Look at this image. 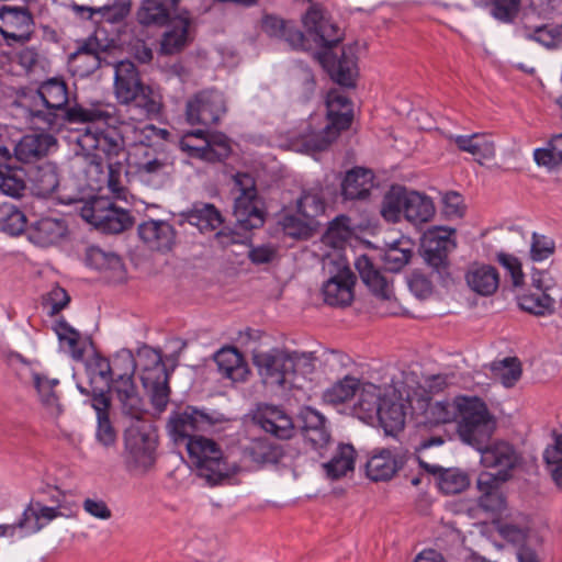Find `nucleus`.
I'll return each instance as SVG.
<instances>
[{
  "instance_id": "f257e3e1",
  "label": "nucleus",
  "mask_w": 562,
  "mask_h": 562,
  "mask_svg": "<svg viewBox=\"0 0 562 562\" xmlns=\"http://www.w3.org/2000/svg\"><path fill=\"white\" fill-rule=\"evenodd\" d=\"M308 3L301 15L303 30L293 20L267 13L261 18L262 32L285 42L293 50L311 53L334 82L344 88H356L358 57L351 47L342 46L339 54L335 52L345 38L344 31L322 3L312 0Z\"/></svg>"
},
{
  "instance_id": "f03ea898",
  "label": "nucleus",
  "mask_w": 562,
  "mask_h": 562,
  "mask_svg": "<svg viewBox=\"0 0 562 562\" xmlns=\"http://www.w3.org/2000/svg\"><path fill=\"white\" fill-rule=\"evenodd\" d=\"M254 419L266 432L282 440L290 439L297 429L304 445L319 458L326 457L333 443L327 418L312 406L301 407L293 419L282 408L265 405L258 409Z\"/></svg>"
},
{
  "instance_id": "7ed1b4c3",
  "label": "nucleus",
  "mask_w": 562,
  "mask_h": 562,
  "mask_svg": "<svg viewBox=\"0 0 562 562\" xmlns=\"http://www.w3.org/2000/svg\"><path fill=\"white\" fill-rule=\"evenodd\" d=\"M46 110L32 111L34 119L42 121L46 130H55L65 123H97L112 124L114 121L108 110L100 106L85 108L81 104L69 103V91L66 81L61 77H53L43 81L38 89Z\"/></svg>"
},
{
  "instance_id": "20e7f679",
  "label": "nucleus",
  "mask_w": 562,
  "mask_h": 562,
  "mask_svg": "<svg viewBox=\"0 0 562 562\" xmlns=\"http://www.w3.org/2000/svg\"><path fill=\"white\" fill-rule=\"evenodd\" d=\"M114 94L117 102L136 111L134 121H145L160 115L162 97L149 85H146L136 65L131 60H122L115 66Z\"/></svg>"
},
{
  "instance_id": "39448f33",
  "label": "nucleus",
  "mask_w": 562,
  "mask_h": 562,
  "mask_svg": "<svg viewBox=\"0 0 562 562\" xmlns=\"http://www.w3.org/2000/svg\"><path fill=\"white\" fill-rule=\"evenodd\" d=\"M327 124L319 131H310L297 140L300 151L315 155L327 150L341 132L350 128L353 121V102L338 89H330L326 94Z\"/></svg>"
},
{
  "instance_id": "423d86ee",
  "label": "nucleus",
  "mask_w": 562,
  "mask_h": 562,
  "mask_svg": "<svg viewBox=\"0 0 562 562\" xmlns=\"http://www.w3.org/2000/svg\"><path fill=\"white\" fill-rule=\"evenodd\" d=\"M158 429L150 419L133 420L123 432L122 460L128 472H147L156 462Z\"/></svg>"
},
{
  "instance_id": "0eeeda50",
  "label": "nucleus",
  "mask_w": 562,
  "mask_h": 562,
  "mask_svg": "<svg viewBox=\"0 0 562 562\" xmlns=\"http://www.w3.org/2000/svg\"><path fill=\"white\" fill-rule=\"evenodd\" d=\"M457 423V432L461 441L477 451L490 443L496 429V420L487 405L476 396H460Z\"/></svg>"
},
{
  "instance_id": "6e6552de",
  "label": "nucleus",
  "mask_w": 562,
  "mask_h": 562,
  "mask_svg": "<svg viewBox=\"0 0 562 562\" xmlns=\"http://www.w3.org/2000/svg\"><path fill=\"white\" fill-rule=\"evenodd\" d=\"M190 461L199 476L212 485H220L233 475L237 468L224 457L221 446L211 438L193 436L186 443Z\"/></svg>"
},
{
  "instance_id": "1a4fd4ad",
  "label": "nucleus",
  "mask_w": 562,
  "mask_h": 562,
  "mask_svg": "<svg viewBox=\"0 0 562 562\" xmlns=\"http://www.w3.org/2000/svg\"><path fill=\"white\" fill-rule=\"evenodd\" d=\"M453 228H438L429 232L422 244L423 258L430 269V274L441 286L453 283L451 261L449 255L457 248L451 237Z\"/></svg>"
},
{
  "instance_id": "9d476101",
  "label": "nucleus",
  "mask_w": 562,
  "mask_h": 562,
  "mask_svg": "<svg viewBox=\"0 0 562 562\" xmlns=\"http://www.w3.org/2000/svg\"><path fill=\"white\" fill-rule=\"evenodd\" d=\"M234 188L238 194L234 199L233 215L236 228L250 232L265 224L266 213L259 207V196L255 178L248 172H237L234 177Z\"/></svg>"
},
{
  "instance_id": "9b49d317",
  "label": "nucleus",
  "mask_w": 562,
  "mask_h": 562,
  "mask_svg": "<svg viewBox=\"0 0 562 562\" xmlns=\"http://www.w3.org/2000/svg\"><path fill=\"white\" fill-rule=\"evenodd\" d=\"M112 124H106L105 130L91 132L87 130V134L80 140L82 148L93 149L91 164L95 165L97 169L102 171L103 165H112L115 161H122L126 159L125 153V140L122 134L114 127L116 123L123 124L124 121L114 116Z\"/></svg>"
},
{
  "instance_id": "f8f14e48",
  "label": "nucleus",
  "mask_w": 562,
  "mask_h": 562,
  "mask_svg": "<svg viewBox=\"0 0 562 562\" xmlns=\"http://www.w3.org/2000/svg\"><path fill=\"white\" fill-rule=\"evenodd\" d=\"M224 420L222 414H209L195 406L187 405L170 413L167 430L176 443H187L190 438L196 436L195 432L206 431Z\"/></svg>"
},
{
  "instance_id": "ddd939ff",
  "label": "nucleus",
  "mask_w": 562,
  "mask_h": 562,
  "mask_svg": "<svg viewBox=\"0 0 562 562\" xmlns=\"http://www.w3.org/2000/svg\"><path fill=\"white\" fill-rule=\"evenodd\" d=\"M226 113V98L216 88L202 89L193 93L186 102V122L192 126L217 125Z\"/></svg>"
},
{
  "instance_id": "4468645a",
  "label": "nucleus",
  "mask_w": 562,
  "mask_h": 562,
  "mask_svg": "<svg viewBox=\"0 0 562 562\" xmlns=\"http://www.w3.org/2000/svg\"><path fill=\"white\" fill-rule=\"evenodd\" d=\"M82 217L98 229L108 234L122 233L134 224L128 211L117 207L106 198H97L82 209Z\"/></svg>"
},
{
  "instance_id": "2eb2a0df",
  "label": "nucleus",
  "mask_w": 562,
  "mask_h": 562,
  "mask_svg": "<svg viewBox=\"0 0 562 562\" xmlns=\"http://www.w3.org/2000/svg\"><path fill=\"white\" fill-rule=\"evenodd\" d=\"M252 362L268 384L284 386L288 378L293 375L290 350L285 348H272L268 351L255 352Z\"/></svg>"
},
{
  "instance_id": "dca6fc26",
  "label": "nucleus",
  "mask_w": 562,
  "mask_h": 562,
  "mask_svg": "<svg viewBox=\"0 0 562 562\" xmlns=\"http://www.w3.org/2000/svg\"><path fill=\"white\" fill-rule=\"evenodd\" d=\"M169 378L170 372L160 353H157L151 366H146L142 370L143 386L149 395L151 405L158 413L164 412L169 403Z\"/></svg>"
},
{
  "instance_id": "f3484780",
  "label": "nucleus",
  "mask_w": 562,
  "mask_h": 562,
  "mask_svg": "<svg viewBox=\"0 0 562 562\" xmlns=\"http://www.w3.org/2000/svg\"><path fill=\"white\" fill-rule=\"evenodd\" d=\"M411 453L404 448L375 450L366 463L367 476L373 482L391 480L408 461Z\"/></svg>"
},
{
  "instance_id": "a211bd4d",
  "label": "nucleus",
  "mask_w": 562,
  "mask_h": 562,
  "mask_svg": "<svg viewBox=\"0 0 562 562\" xmlns=\"http://www.w3.org/2000/svg\"><path fill=\"white\" fill-rule=\"evenodd\" d=\"M77 387L82 395L91 396V406L97 413V441L104 448L114 447L117 440V434L110 419V396L105 395L103 389L92 387L90 392L80 384H78Z\"/></svg>"
},
{
  "instance_id": "6ab92c4d",
  "label": "nucleus",
  "mask_w": 562,
  "mask_h": 562,
  "mask_svg": "<svg viewBox=\"0 0 562 562\" xmlns=\"http://www.w3.org/2000/svg\"><path fill=\"white\" fill-rule=\"evenodd\" d=\"M179 146L188 157L211 164L224 162L233 151L231 139L224 133H215L202 146L193 145L188 136H182Z\"/></svg>"
},
{
  "instance_id": "aec40b11",
  "label": "nucleus",
  "mask_w": 562,
  "mask_h": 562,
  "mask_svg": "<svg viewBox=\"0 0 562 562\" xmlns=\"http://www.w3.org/2000/svg\"><path fill=\"white\" fill-rule=\"evenodd\" d=\"M192 25L191 13L181 9L173 19L165 26H168L162 34L160 50L166 55H173L181 52L191 41L190 27Z\"/></svg>"
},
{
  "instance_id": "412c9836",
  "label": "nucleus",
  "mask_w": 562,
  "mask_h": 562,
  "mask_svg": "<svg viewBox=\"0 0 562 562\" xmlns=\"http://www.w3.org/2000/svg\"><path fill=\"white\" fill-rule=\"evenodd\" d=\"M375 175L366 167L355 166L347 170L340 181L344 201H363L371 195Z\"/></svg>"
},
{
  "instance_id": "4be33fe9",
  "label": "nucleus",
  "mask_w": 562,
  "mask_h": 562,
  "mask_svg": "<svg viewBox=\"0 0 562 562\" xmlns=\"http://www.w3.org/2000/svg\"><path fill=\"white\" fill-rule=\"evenodd\" d=\"M86 265L100 271L103 277L113 283L125 281L126 270L122 258L98 246H90L86 250Z\"/></svg>"
},
{
  "instance_id": "5701e85b",
  "label": "nucleus",
  "mask_w": 562,
  "mask_h": 562,
  "mask_svg": "<svg viewBox=\"0 0 562 562\" xmlns=\"http://www.w3.org/2000/svg\"><path fill=\"white\" fill-rule=\"evenodd\" d=\"M419 467L436 479L439 491L445 495L462 493L470 486V477L467 472L458 468H442L430 464L419 457L416 458Z\"/></svg>"
},
{
  "instance_id": "b1692460",
  "label": "nucleus",
  "mask_w": 562,
  "mask_h": 562,
  "mask_svg": "<svg viewBox=\"0 0 562 562\" xmlns=\"http://www.w3.org/2000/svg\"><path fill=\"white\" fill-rule=\"evenodd\" d=\"M356 276L349 268L339 272L324 282L322 293L324 302L330 306H348L353 300V285Z\"/></svg>"
},
{
  "instance_id": "393cba45",
  "label": "nucleus",
  "mask_w": 562,
  "mask_h": 562,
  "mask_svg": "<svg viewBox=\"0 0 562 562\" xmlns=\"http://www.w3.org/2000/svg\"><path fill=\"white\" fill-rule=\"evenodd\" d=\"M104 52L105 48L99 40L90 36L79 43L77 49L69 55V63L81 77L89 76L101 67V54Z\"/></svg>"
},
{
  "instance_id": "a878e982",
  "label": "nucleus",
  "mask_w": 562,
  "mask_h": 562,
  "mask_svg": "<svg viewBox=\"0 0 562 562\" xmlns=\"http://www.w3.org/2000/svg\"><path fill=\"white\" fill-rule=\"evenodd\" d=\"M25 232L29 240L34 245L49 247L66 236L68 226L64 220L42 217L25 228Z\"/></svg>"
},
{
  "instance_id": "bb28decb",
  "label": "nucleus",
  "mask_w": 562,
  "mask_h": 562,
  "mask_svg": "<svg viewBox=\"0 0 562 562\" xmlns=\"http://www.w3.org/2000/svg\"><path fill=\"white\" fill-rule=\"evenodd\" d=\"M139 238L151 249L169 251L176 241V231L166 221L149 220L138 226Z\"/></svg>"
},
{
  "instance_id": "cd10ccee",
  "label": "nucleus",
  "mask_w": 562,
  "mask_h": 562,
  "mask_svg": "<svg viewBox=\"0 0 562 562\" xmlns=\"http://www.w3.org/2000/svg\"><path fill=\"white\" fill-rule=\"evenodd\" d=\"M179 2L180 0H143L137 19L146 26H165L181 11Z\"/></svg>"
},
{
  "instance_id": "c85d7f7f",
  "label": "nucleus",
  "mask_w": 562,
  "mask_h": 562,
  "mask_svg": "<svg viewBox=\"0 0 562 562\" xmlns=\"http://www.w3.org/2000/svg\"><path fill=\"white\" fill-rule=\"evenodd\" d=\"M243 456L261 467L278 464L285 457L282 443L267 437L251 439L243 449Z\"/></svg>"
},
{
  "instance_id": "c756f323",
  "label": "nucleus",
  "mask_w": 562,
  "mask_h": 562,
  "mask_svg": "<svg viewBox=\"0 0 562 562\" xmlns=\"http://www.w3.org/2000/svg\"><path fill=\"white\" fill-rule=\"evenodd\" d=\"M26 177L31 183L32 192L40 198L50 196L59 187V175L57 166L45 161L35 166H30Z\"/></svg>"
},
{
  "instance_id": "7c9ffc66",
  "label": "nucleus",
  "mask_w": 562,
  "mask_h": 562,
  "mask_svg": "<svg viewBox=\"0 0 562 562\" xmlns=\"http://www.w3.org/2000/svg\"><path fill=\"white\" fill-rule=\"evenodd\" d=\"M0 20H2L7 27L20 31L18 33L15 31L0 29V32L5 38L21 42L29 40L33 18L26 7L2 5L0 8Z\"/></svg>"
},
{
  "instance_id": "2f4dec72",
  "label": "nucleus",
  "mask_w": 562,
  "mask_h": 562,
  "mask_svg": "<svg viewBox=\"0 0 562 562\" xmlns=\"http://www.w3.org/2000/svg\"><path fill=\"white\" fill-rule=\"evenodd\" d=\"M283 234L294 240H308L319 231L321 222L295 212H288L279 221Z\"/></svg>"
},
{
  "instance_id": "473e14b6",
  "label": "nucleus",
  "mask_w": 562,
  "mask_h": 562,
  "mask_svg": "<svg viewBox=\"0 0 562 562\" xmlns=\"http://www.w3.org/2000/svg\"><path fill=\"white\" fill-rule=\"evenodd\" d=\"M465 280L471 290L482 296L494 294L499 286V273L491 265L473 263L465 274Z\"/></svg>"
},
{
  "instance_id": "72a5a7b5",
  "label": "nucleus",
  "mask_w": 562,
  "mask_h": 562,
  "mask_svg": "<svg viewBox=\"0 0 562 562\" xmlns=\"http://www.w3.org/2000/svg\"><path fill=\"white\" fill-rule=\"evenodd\" d=\"M63 516V513L57 507L45 506L41 502H31L23 510L20 517L21 530L25 535L38 532L46 524L57 517Z\"/></svg>"
},
{
  "instance_id": "f704fd0d",
  "label": "nucleus",
  "mask_w": 562,
  "mask_h": 562,
  "mask_svg": "<svg viewBox=\"0 0 562 562\" xmlns=\"http://www.w3.org/2000/svg\"><path fill=\"white\" fill-rule=\"evenodd\" d=\"M479 452H481V462L485 468H497V471L510 473L517 463L515 450L507 442L488 443Z\"/></svg>"
},
{
  "instance_id": "c9c22d12",
  "label": "nucleus",
  "mask_w": 562,
  "mask_h": 562,
  "mask_svg": "<svg viewBox=\"0 0 562 562\" xmlns=\"http://www.w3.org/2000/svg\"><path fill=\"white\" fill-rule=\"evenodd\" d=\"M374 406L379 422L387 435L393 436L404 429L406 413L402 403L378 396Z\"/></svg>"
},
{
  "instance_id": "e433bc0d",
  "label": "nucleus",
  "mask_w": 562,
  "mask_h": 562,
  "mask_svg": "<svg viewBox=\"0 0 562 562\" xmlns=\"http://www.w3.org/2000/svg\"><path fill=\"white\" fill-rule=\"evenodd\" d=\"M184 220L200 231H215L224 223L220 210L212 203L195 202L192 209L182 214Z\"/></svg>"
},
{
  "instance_id": "4c0bfd02",
  "label": "nucleus",
  "mask_w": 562,
  "mask_h": 562,
  "mask_svg": "<svg viewBox=\"0 0 562 562\" xmlns=\"http://www.w3.org/2000/svg\"><path fill=\"white\" fill-rule=\"evenodd\" d=\"M357 452L351 443L340 442L331 458L323 463L327 477L338 480L353 471Z\"/></svg>"
},
{
  "instance_id": "58836bf2",
  "label": "nucleus",
  "mask_w": 562,
  "mask_h": 562,
  "mask_svg": "<svg viewBox=\"0 0 562 562\" xmlns=\"http://www.w3.org/2000/svg\"><path fill=\"white\" fill-rule=\"evenodd\" d=\"M295 210L301 215L318 220L326 211V201L322 184L316 183L310 188H303L295 202Z\"/></svg>"
},
{
  "instance_id": "ea45409f",
  "label": "nucleus",
  "mask_w": 562,
  "mask_h": 562,
  "mask_svg": "<svg viewBox=\"0 0 562 562\" xmlns=\"http://www.w3.org/2000/svg\"><path fill=\"white\" fill-rule=\"evenodd\" d=\"M454 143L461 151L471 154L480 164L495 157V144L484 134L459 135L454 137Z\"/></svg>"
},
{
  "instance_id": "a19ab883",
  "label": "nucleus",
  "mask_w": 562,
  "mask_h": 562,
  "mask_svg": "<svg viewBox=\"0 0 562 562\" xmlns=\"http://www.w3.org/2000/svg\"><path fill=\"white\" fill-rule=\"evenodd\" d=\"M88 370L90 372V386L103 389L105 395L110 392V381L113 374H116V369L120 367L117 361L111 364L110 360L95 352L88 362ZM90 392L92 389H88Z\"/></svg>"
},
{
  "instance_id": "79ce46f5",
  "label": "nucleus",
  "mask_w": 562,
  "mask_h": 562,
  "mask_svg": "<svg viewBox=\"0 0 562 562\" xmlns=\"http://www.w3.org/2000/svg\"><path fill=\"white\" fill-rule=\"evenodd\" d=\"M214 359L217 363L218 371L227 379L241 381L248 373L240 352L234 347L221 349L216 352Z\"/></svg>"
},
{
  "instance_id": "37998d69",
  "label": "nucleus",
  "mask_w": 562,
  "mask_h": 562,
  "mask_svg": "<svg viewBox=\"0 0 562 562\" xmlns=\"http://www.w3.org/2000/svg\"><path fill=\"white\" fill-rule=\"evenodd\" d=\"M403 215L413 224L426 223L435 215V205L425 194L409 191Z\"/></svg>"
},
{
  "instance_id": "c03bdc74",
  "label": "nucleus",
  "mask_w": 562,
  "mask_h": 562,
  "mask_svg": "<svg viewBox=\"0 0 562 562\" xmlns=\"http://www.w3.org/2000/svg\"><path fill=\"white\" fill-rule=\"evenodd\" d=\"M25 178L24 168L11 165L0 166V191L13 199H21L26 191Z\"/></svg>"
},
{
  "instance_id": "a18cd8bd",
  "label": "nucleus",
  "mask_w": 562,
  "mask_h": 562,
  "mask_svg": "<svg viewBox=\"0 0 562 562\" xmlns=\"http://www.w3.org/2000/svg\"><path fill=\"white\" fill-rule=\"evenodd\" d=\"M517 300L520 310L536 316H546L554 312V300L540 285H537L536 292L524 293Z\"/></svg>"
},
{
  "instance_id": "49530a36",
  "label": "nucleus",
  "mask_w": 562,
  "mask_h": 562,
  "mask_svg": "<svg viewBox=\"0 0 562 562\" xmlns=\"http://www.w3.org/2000/svg\"><path fill=\"white\" fill-rule=\"evenodd\" d=\"M413 246L409 239H397L384 250L382 260L385 270L390 272L401 271L413 257Z\"/></svg>"
},
{
  "instance_id": "de8ad7c7",
  "label": "nucleus",
  "mask_w": 562,
  "mask_h": 562,
  "mask_svg": "<svg viewBox=\"0 0 562 562\" xmlns=\"http://www.w3.org/2000/svg\"><path fill=\"white\" fill-rule=\"evenodd\" d=\"M524 36L529 41L539 43L546 48L557 49L562 45V23L559 25H525Z\"/></svg>"
},
{
  "instance_id": "09e8293b",
  "label": "nucleus",
  "mask_w": 562,
  "mask_h": 562,
  "mask_svg": "<svg viewBox=\"0 0 562 562\" xmlns=\"http://www.w3.org/2000/svg\"><path fill=\"white\" fill-rule=\"evenodd\" d=\"M409 191L400 184H394L384 194L381 205V215L386 221L396 222L404 213Z\"/></svg>"
},
{
  "instance_id": "8fccbe9b",
  "label": "nucleus",
  "mask_w": 562,
  "mask_h": 562,
  "mask_svg": "<svg viewBox=\"0 0 562 562\" xmlns=\"http://www.w3.org/2000/svg\"><path fill=\"white\" fill-rule=\"evenodd\" d=\"M459 398L449 401L428 402L425 409V424L437 426L457 420L459 416Z\"/></svg>"
},
{
  "instance_id": "3c124183",
  "label": "nucleus",
  "mask_w": 562,
  "mask_h": 562,
  "mask_svg": "<svg viewBox=\"0 0 562 562\" xmlns=\"http://www.w3.org/2000/svg\"><path fill=\"white\" fill-rule=\"evenodd\" d=\"M26 223V216L20 206L8 202L0 203V231L18 236L25 232Z\"/></svg>"
},
{
  "instance_id": "603ef678",
  "label": "nucleus",
  "mask_w": 562,
  "mask_h": 562,
  "mask_svg": "<svg viewBox=\"0 0 562 562\" xmlns=\"http://www.w3.org/2000/svg\"><path fill=\"white\" fill-rule=\"evenodd\" d=\"M124 371L119 367L116 374L111 376L110 392L116 393L117 400L120 397H126L132 392L136 391L137 387L134 383L133 376L135 372V361L132 357L123 360Z\"/></svg>"
},
{
  "instance_id": "864d4df0",
  "label": "nucleus",
  "mask_w": 562,
  "mask_h": 562,
  "mask_svg": "<svg viewBox=\"0 0 562 562\" xmlns=\"http://www.w3.org/2000/svg\"><path fill=\"white\" fill-rule=\"evenodd\" d=\"M46 154V147L40 135H25L15 145V158L25 164H30Z\"/></svg>"
},
{
  "instance_id": "5fc2aeb1",
  "label": "nucleus",
  "mask_w": 562,
  "mask_h": 562,
  "mask_svg": "<svg viewBox=\"0 0 562 562\" xmlns=\"http://www.w3.org/2000/svg\"><path fill=\"white\" fill-rule=\"evenodd\" d=\"M493 374L501 379L502 384L512 387L520 379L522 370L521 363L516 357H507L501 361H494L491 364Z\"/></svg>"
},
{
  "instance_id": "6e6d98bb",
  "label": "nucleus",
  "mask_w": 562,
  "mask_h": 562,
  "mask_svg": "<svg viewBox=\"0 0 562 562\" xmlns=\"http://www.w3.org/2000/svg\"><path fill=\"white\" fill-rule=\"evenodd\" d=\"M359 379L346 375L344 379L328 387L324 393V397L331 404L345 403L353 397L359 389Z\"/></svg>"
},
{
  "instance_id": "4d7b16f0",
  "label": "nucleus",
  "mask_w": 562,
  "mask_h": 562,
  "mask_svg": "<svg viewBox=\"0 0 562 562\" xmlns=\"http://www.w3.org/2000/svg\"><path fill=\"white\" fill-rule=\"evenodd\" d=\"M350 217L345 214L336 216L328 223V226L323 235V240L331 246H338L347 241L351 234Z\"/></svg>"
},
{
  "instance_id": "13d9d810",
  "label": "nucleus",
  "mask_w": 562,
  "mask_h": 562,
  "mask_svg": "<svg viewBox=\"0 0 562 562\" xmlns=\"http://www.w3.org/2000/svg\"><path fill=\"white\" fill-rule=\"evenodd\" d=\"M55 331L61 342H67L69 353L75 360H81L85 355V348L80 346V333L71 327L65 318L57 321Z\"/></svg>"
},
{
  "instance_id": "bf43d9fd",
  "label": "nucleus",
  "mask_w": 562,
  "mask_h": 562,
  "mask_svg": "<svg viewBox=\"0 0 562 562\" xmlns=\"http://www.w3.org/2000/svg\"><path fill=\"white\" fill-rule=\"evenodd\" d=\"M543 460L555 485L562 482V434L554 435V443L546 448Z\"/></svg>"
},
{
  "instance_id": "052dcab7",
  "label": "nucleus",
  "mask_w": 562,
  "mask_h": 562,
  "mask_svg": "<svg viewBox=\"0 0 562 562\" xmlns=\"http://www.w3.org/2000/svg\"><path fill=\"white\" fill-rule=\"evenodd\" d=\"M130 1L113 0L111 3L97 8V16H99V19H97L95 22L99 23L105 21L109 23H119L130 14Z\"/></svg>"
},
{
  "instance_id": "680f3d73",
  "label": "nucleus",
  "mask_w": 562,
  "mask_h": 562,
  "mask_svg": "<svg viewBox=\"0 0 562 562\" xmlns=\"http://www.w3.org/2000/svg\"><path fill=\"white\" fill-rule=\"evenodd\" d=\"M490 13L498 21L510 23L518 14L520 0H484Z\"/></svg>"
},
{
  "instance_id": "e2e57ef3",
  "label": "nucleus",
  "mask_w": 562,
  "mask_h": 562,
  "mask_svg": "<svg viewBox=\"0 0 562 562\" xmlns=\"http://www.w3.org/2000/svg\"><path fill=\"white\" fill-rule=\"evenodd\" d=\"M246 246L249 247L247 257L255 266L271 263L278 254V249L274 245L268 243L255 246L252 245L250 237H248Z\"/></svg>"
},
{
  "instance_id": "0e129e2a",
  "label": "nucleus",
  "mask_w": 562,
  "mask_h": 562,
  "mask_svg": "<svg viewBox=\"0 0 562 562\" xmlns=\"http://www.w3.org/2000/svg\"><path fill=\"white\" fill-rule=\"evenodd\" d=\"M124 415L130 416L131 422L138 419H148L147 409L144 400L139 396L137 390L126 397L119 398Z\"/></svg>"
},
{
  "instance_id": "69168bd1",
  "label": "nucleus",
  "mask_w": 562,
  "mask_h": 562,
  "mask_svg": "<svg viewBox=\"0 0 562 562\" xmlns=\"http://www.w3.org/2000/svg\"><path fill=\"white\" fill-rule=\"evenodd\" d=\"M407 284L409 290L418 299H427L434 291L432 280L418 269L412 271L408 276Z\"/></svg>"
},
{
  "instance_id": "338daca9",
  "label": "nucleus",
  "mask_w": 562,
  "mask_h": 562,
  "mask_svg": "<svg viewBox=\"0 0 562 562\" xmlns=\"http://www.w3.org/2000/svg\"><path fill=\"white\" fill-rule=\"evenodd\" d=\"M509 477L510 473H506V471L482 472L476 480V487L481 494L501 491V485Z\"/></svg>"
},
{
  "instance_id": "774afa93",
  "label": "nucleus",
  "mask_w": 562,
  "mask_h": 562,
  "mask_svg": "<svg viewBox=\"0 0 562 562\" xmlns=\"http://www.w3.org/2000/svg\"><path fill=\"white\" fill-rule=\"evenodd\" d=\"M497 262L505 268L510 278L514 288L521 286L524 284L525 274L522 272L521 262L517 257L506 252H498L496 256Z\"/></svg>"
}]
</instances>
